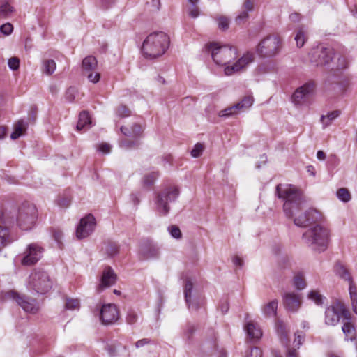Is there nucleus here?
<instances>
[{"label":"nucleus","mask_w":357,"mask_h":357,"mask_svg":"<svg viewBox=\"0 0 357 357\" xmlns=\"http://www.w3.org/2000/svg\"><path fill=\"white\" fill-rule=\"evenodd\" d=\"M206 48L211 52L214 62L218 65L226 66L224 71L227 75L240 72L254 61L253 53L248 52L235 63L229 66L228 64L237 56L236 47L231 45L219 46L217 43H212L206 45Z\"/></svg>","instance_id":"obj_1"},{"label":"nucleus","mask_w":357,"mask_h":357,"mask_svg":"<svg viewBox=\"0 0 357 357\" xmlns=\"http://www.w3.org/2000/svg\"><path fill=\"white\" fill-rule=\"evenodd\" d=\"M275 194L284 200V212L289 218H293L295 213L300 210L301 206L305 202L302 192L291 185L278 184L276 186Z\"/></svg>","instance_id":"obj_2"},{"label":"nucleus","mask_w":357,"mask_h":357,"mask_svg":"<svg viewBox=\"0 0 357 357\" xmlns=\"http://www.w3.org/2000/svg\"><path fill=\"white\" fill-rule=\"evenodd\" d=\"M169 43V38L165 33L162 31L153 32L144 40L142 52L146 58L155 59L166 52Z\"/></svg>","instance_id":"obj_3"},{"label":"nucleus","mask_w":357,"mask_h":357,"mask_svg":"<svg viewBox=\"0 0 357 357\" xmlns=\"http://www.w3.org/2000/svg\"><path fill=\"white\" fill-rule=\"evenodd\" d=\"M329 236L330 231L326 227L317 225L307 229L302 238L312 250L321 252L328 248Z\"/></svg>","instance_id":"obj_4"},{"label":"nucleus","mask_w":357,"mask_h":357,"mask_svg":"<svg viewBox=\"0 0 357 357\" xmlns=\"http://www.w3.org/2000/svg\"><path fill=\"white\" fill-rule=\"evenodd\" d=\"M53 284L54 281L47 272L35 268L28 278L27 288L36 294L44 295L52 289Z\"/></svg>","instance_id":"obj_5"},{"label":"nucleus","mask_w":357,"mask_h":357,"mask_svg":"<svg viewBox=\"0 0 357 357\" xmlns=\"http://www.w3.org/2000/svg\"><path fill=\"white\" fill-rule=\"evenodd\" d=\"M8 217L15 215V222H17L19 227L24 229H30L35 224L37 217V208L33 204L24 203L20 207L17 215L14 211L13 212H7Z\"/></svg>","instance_id":"obj_6"},{"label":"nucleus","mask_w":357,"mask_h":357,"mask_svg":"<svg viewBox=\"0 0 357 357\" xmlns=\"http://www.w3.org/2000/svg\"><path fill=\"white\" fill-rule=\"evenodd\" d=\"M179 195L176 187H168L156 195L155 205L157 211L162 215H166L169 211V203L176 201Z\"/></svg>","instance_id":"obj_7"},{"label":"nucleus","mask_w":357,"mask_h":357,"mask_svg":"<svg viewBox=\"0 0 357 357\" xmlns=\"http://www.w3.org/2000/svg\"><path fill=\"white\" fill-rule=\"evenodd\" d=\"M3 300L15 301L26 312L36 314L39 310V305L36 300L26 296H21L14 290L3 293Z\"/></svg>","instance_id":"obj_8"},{"label":"nucleus","mask_w":357,"mask_h":357,"mask_svg":"<svg viewBox=\"0 0 357 357\" xmlns=\"http://www.w3.org/2000/svg\"><path fill=\"white\" fill-rule=\"evenodd\" d=\"M14 223L15 215L8 217L7 212L2 213L0 222V252L15 241L10 231V227Z\"/></svg>","instance_id":"obj_9"},{"label":"nucleus","mask_w":357,"mask_h":357,"mask_svg":"<svg viewBox=\"0 0 357 357\" xmlns=\"http://www.w3.org/2000/svg\"><path fill=\"white\" fill-rule=\"evenodd\" d=\"M280 50V38L275 36H268L259 43L257 52L262 57H273L279 53Z\"/></svg>","instance_id":"obj_10"},{"label":"nucleus","mask_w":357,"mask_h":357,"mask_svg":"<svg viewBox=\"0 0 357 357\" xmlns=\"http://www.w3.org/2000/svg\"><path fill=\"white\" fill-rule=\"evenodd\" d=\"M334 50L331 47L319 45L310 53L311 63L317 66L328 65L333 59Z\"/></svg>","instance_id":"obj_11"},{"label":"nucleus","mask_w":357,"mask_h":357,"mask_svg":"<svg viewBox=\"0 0 357 357\" xmlns=\"http://www.w3.org/2000/svg\"><path fill=\"white\" fill-rule=\"evenodd\" d=\"M44 249L38 243H30L27 245L21 259V264L31 266L36 264L42 257Z\"/></svg>","instance_id":"obj_12"},{"label":"nucleus","mask_w":357,"mask_h":357,"mask_svg":"<svg viewBox=\"0 0 357 357\" xmlns=\"http://www.w3.org/2000/svg\"><path fill=\"white\" fill-rule=\"evenodd\" d=\"M96 219L91 214L82 218L76 229V237L77 239H84L90 236L96 227Z\"/></svg>","instance_id":"obj_13"},{"label":"nucleus","mask_w":357,"mask_h":357,"mask_svg":"<svg viewBox=\"0 0 357 357\" xmlns=\"http://www.w3.org/2000/svg\"><path fill=\"white\" fill-rule=\"evenodd\" d=\"M321 219V215L317 210L310 208L294 218V222L298 227H307L312 223L319 222Z\"/></svg>","instance_id":"obj_14"},{"label":"nucleus","mask_w":357,"mask_h":357,"mask_svg":"<svg viewBox=\"0 0 357 357\" xmlns=\"http://www.w3.org/2000/svg\"><path fill=\"white\" fill-rule=\"evenodd\" d=\"M314 89V84L313 82L305 84L294 91L291 97L292 102L296 105L303 104L312 94Z\"/></svg>","instance_id":"obj_15"},{"label":"nucleus","mask_w":357,"mask_h":357,"mask_svg":"<svg viewBox=\"0 0 357 357\" xmlns=\"http://www.w3.org/2000/svg\"><path fill=\"white\" fill-rule=\"evenodd\" d=\"M100 319L105 325L116 322L119 319V311L116 306L114 304L103 305L100 310Z\"/></svg>","instance_id":"obj_16"},{"label":"nucleus","mask_w":357,"mask_h":357,"mask_svg":"<svg viewBox=\"0 0 357 357\" xmlns=\"http://www.w3.org/2000/svg\"><path fill=\"white\" fill-rule=\"evenodd\" d=\"M282 301L286 310L296 312L301 306L302 296L294 292L285 293L282 296Z\"/></svg>","instance_id":"obj_17"},{"label":"nucleus","mask_w":357,"mask_h":357,"mask_svg":"<svg viewBox=\"0 0 357 357\" xmlns=\"http://www.w3.org/2000/svg\"><path fill=\"white\" fill-rule=\"evenodd\" d=\"M340 301L333 302L325 310L324 322L328 326H335L340 321L339 314Z\"/></svg>","instance_id":"obj_18"},{"label":"nucleus","mask_w":357,"mask_h":357,"mask_svg":"<svg viewBox=\"0 0 357 357\" xmlns=\"http://www.w3.org/2000/svg\"><path fill=\"white\" fill-rule=\"evenodd\" d=\"M116 278L117 276L114 270L110 266H106L102 271L98 290L100 291L105 288L114 285L116 281Z\"/></svg>","instance_id":"obj_19"},{"label":"nucleus","mask_w":357,"mask_h":357,"mask_svg":"<svg viewBox=\"0 0 357 357\" xmlns=\"http://www.w3.org/2000/svg\"><path fill=\"white\" fill-rule=\"evenodd\" d=\"M192 289L193 284L192 282L187 279L184 287L185 300L190 310H197L200 307L201 303L197 300H192Z\"/></svg>","instance_id":"obj_20"},{"label":"nucleus","mask_w":357,"mask_h":357,"mask_svg":"<svg viewBox=\"0 0 357 357\" xmlns=\"http://www.w3.org/2000/svg\"><path fill=\"white\" fill-rule=\"evenodd\" d=\"M139 252L146 259L157 257L159 254L158 248L148 240L141 244Z\"/></svg>","instance_id":"obj_21"},{"label":"nucleus","mask_w":357,"mask_h":357,"mask_svg":"<svg viewBox=\"0 0 357 357\" xmlns=\"http://www.w3.org/2000/svg\"><path fill=\"white\" fill-rule=\"evenodd\" d=\"M120 130L123 135L131 138H140L143 132V128L137 123H133L130 128L122 126Z\"/></svg>","instance_id":"obj_22"},{"label":"nucleus","mask_w":357,"mask_h":357,"mask_svg":"<svg viewBox=\"0 0 357 357\" xmlns=\"http://www.w3.org/2000/svg\"><path fill=\"white\" fill-rule=\"evenodd\" d=\"M244 329L248 337L252 341L259 340L262 336L261 328L256 323L252 321L248 322L245 325Z\"/></svg>","instance_id":"obj_23"},{"label":"nucleus","mask_w":357,"mask_h":357,"mask_svg":"<svg viewBox=\"0 0 357 357\" xmlns=\"http://www.w3.org/2000/svg\"><path fill=\"white\" fill-rule=\"evenodd\" d=\"M335 272L342 279L348 281L349 282V285L354 284L353 278L349 270L342 264H336V265L335 266Z\"/></svg>","instance_id":"obj_24"},{"label":"nucleus","mask_w":357,"mask_h":357,"mask_svg":"<svg viewBox=\"0 0 357 357\" xmlns=\"http://www.w3.org/2000/svg\"><path fill=\"white\" fill-rule=\"evenodd\" d=\"M98 65L96 57L93 56H88L85 57L82 61V70L84 74H86L89 72L94 70Z\"/></svg>","instance_id":"obj_25"},{"label":"nucleus","mask_w":357,"mask_h":357,"mask_svg":"<svg viewBox=\"0 0 357 357\" xmlns=\"http://www.w3.org/2000/svg\"><path fill=\"white\" fill-rule=\"evenodd\" d=\"M278 301L273 299L262 307V312L266 317H275L277 314Z\"/></svg>","instance_id":"obj_26"},{"label":"nucleus","mask_w":357,"mask_h":357,"mask_svg":"<svg viewBox=\"0 0 357 357\" xmlns=\"http://www.w3.org/2000/svg\"><path fill=\"white\" fill-rule=\"evenodd\" d=\"M91 123L89 112L83 111L80 112L76 128L77 130H82L89 128Z\"/></svg>","instance_id":"obj_27"},{"label":"nucleus","mask_w":357,"mask_h":357,"mask_svg":"<svg viewBox=\"0 0 357 357\" xmlns=\"http://www.w3.org/2000/svg\"><path fill=\"white\" fill-rule=\"evenodd\" d=\"M139 138H132L131 139L124 138L119 140V146L124 150H130L137 148L140 143Z\"/></svg>","instance_id":"obj_28"},{"label":"nucleus","mask_w":357,"mask_h":357,"mask_svg":"<svg viewBox=\"0 0 357 357\" xmlns=\"http://www.w3.org/2000/svg\"><path fill=\"white\" fill-rule=\"evenodd\" d=\"M340 115V111L337 109L329 112L326 115H321L320 121L323 124V128H325L330 126L332 121L337 119Z\"/></svg>","instance_id":"obj_29"},{"label":"nucleus","mask_w":357,"mask_h":357,"mask_svg":"<svg viewBox=\"0 0 357 357\" xmlns=\"http://www.w3.org/2000/svg\"><path fill=\"white\" fill-rule=\"evenodd\" d=\"M276 331L278 335L280 336V340L286 343L288 342V331L287 329L285 324L282 321H277Z\"/></svg>","instance_id":"obj_30"},{"label":"nucleus","mask_w":357,"mask_h":357,"mask_svg":"<svg viewBox=\"0 0 357 357\" xmlns=\"http://www.w3.org/2000/svg\"><path fill=\"white\" fill-rule=\"evenodd\" d=\"M254 102V98L251 96H245L239 102L235 104V107L236 110L244 111L248 108H250Z\"/></svg>","instance_id":"obj_31"},{"label":"nucleus","mask_w":357,"mask_h":357,"mask_svg":"<svg viewBox=\"0 0 357 357\" xmlns=\"http://www.w3.org/2000/svg\"><path fill=\"white\" fill-rule=\"evenodd\" d=\"M342 330L346 336V340L349 339L353 340L355 338V328L351 322H345L342 327Z\"/></svg>","instance_id":"obj_32"},{"label":"nucleus","mask_w":357,"mask_h":357,"mask_svg":"<svg viewBox=\"0 0 357 357\" xmlns=\"http://www.w3.org/2000/svg\"><path fill=\"white\" fill-rule=\"evenodd\" d=\"M307 298L312 301L317 305H322L324 297L317 290L310 291L307 296Z\"/></svg>","instance_id":"obj_33"},{"label":"nucleus","mask_w":357,"mask_h":357,"mask_svg":"<svg viewBox=\"0 0 357 357\" xmlns=\"http://www.w3.org/2000/svg\"><path fill=\"white\" fill-rule=\"evenodd\" d=\"M197 330L196 326L191 323L186 324L185 328L183 330V338L189 343L192 340V336Z\"/></svg>","instance_id":"obj_34"},{"label":"nucleus","mask_w":357,"mask_h":357,"mask_svg":"<svg viewBox=\"0 0 357 357\" xmlns=\"http://www.w3.org/2000/svg\"><path fill=\"white\" fill-rule=\"evenodd\" d=\"M294 40H296V45L298 47H301L304 45L306 40V31L303 28H300L295 36Z\"/></svg>","instance_id":"obj_35"},{"label":"nucleus","mask_w":357,"mask_h":357,"mask_svg":"<svg viewBox=\"0 0 357 357\" xmlns=\"http://www.w3.org/2000/svg\"><path fill=\"white\" fill-rule=\"evenodd\" d=\"M26 128L23 121H19L15 126L14 131L10 135L12 139H16L19 138L25 130Z\"/></svg>","instance_id":"obj_36"},{"label":"nucleus","mask_w":357,"mask_h":357,"mask_svg":"<svg viewBox=\"0 0 357 357\" xmlns=\"http://www.w3.org/2000/svg\"><path fill=\"white\" fill-rule=\"evenodd\" d=\"M349 294L351 301L352 310L357 314V291L354 284L349 285Z\"/></svg>","instance_id":"obj_37"},{"label":"nucleus","mask_w":357,"mask_h":357,"mask_svg":"<svg viewBox=\"0 0 357 357\" xmlns=\"http://www.w3.org/2000/svg\"><path fill=\"white\" fill-rule=\"evenodd\" d=\"M159 176L158 172H152L146 174L143 178V184L145 186H151Z\"/></svg>","instance_id":"obj_38"},{"label":"nucleus","mask_w":357,"mask_h":357,"mask_svg":"<svg viewBox=\"0 0 357 357\" xmlns=\"http://www.w3.org/2000/svg\"><path fill=\"white\" fill-rule=\"evenodd\" d=\"M293 284L294 287L298 290H302L305 288L306 283L302 273H298L294 277Z\"/></svg>","instance_id":"obj_39"},{"label":"nucleus","mask_w":357,"mask_h":357,"mask_svg":"<svg viewBox=\"0 0 357 357\" xmlns=\"http://www.w3.org/2000/svg\"><path fill=\"white\" fill-rule=\"evenodd\" d=\"M56 69V63L53 59H47L43 61V72L47 75L53 74Z\"/></svg>","instance_id":"obj_40"},{"label":"nucleus","mask_w":357,"mask_h":357,"mask_svg":"<svg viewBox=\"0 0 357 357\" xmlns=\"http://www.w3.org/2000/svg\"><path fill=\"white\" fill-rule=\"evenodd\" d=\"M337 198L344 202H347L351 199V195L347 188H342L337 191Z\"/></svg>","instance_id":"obj_41"},{"label":"nucleus","mask_w":357,"mask_h":357,"mask_svg":"<svg viewBox=\"0 0 357 357\" xmlns=\"http://www.w3.org/2000/svg\"><path fill=\"white\" fill-rule=\"evenodd\" d=\"M13 7L9 3H5L0 6V18H6L13 12Z\"/></svg>","instance_id":"obj_42"},{"label":"nucleus","mask_w":357,"mask_h":357,"mask_svg":"<svg viewBox=\"0 0 357 357\" xmlns=\"http://www.w3.org/2000/svg\"><path fill=\"white\" fill-rule=\"evenodd\" d=\"M116 114L120 118H125L130 116L131 111L126 105H121L116 108Z\"/></svg>","instance_id":"obj_43"},{"label":"nucleus","mask_w":357,"mask_h":357,"mask_svg":"<svg viewBox=\"0 0 357 357\" xmlns=\"http://www.w3.org/2000/svg\"><path fill=\"white\" fill-rule=\"evenodd\" d=\"M119 250V245L114 243H109L105 248L106 253L111 257L117 255Z\"/></svg>","instance_id":"obj_44"},{"label":"nucleus","mask_w":357,"mask_h":357,"mask_svg":"<svg viewBox=\"0 0 357 357\" xmlns=\"http://www.w3.org/2000/svg\"><path fill=\"white\" fill-rule=\"evenodd\" d=\"M79 301L78 299L68 298L66 299L65 308L66 310H74L79 308Z\"/></svg>","instance_id":"obj_45"},{"label":"nucleus","mask_w":357,"mask_h":357,"mask_svg":"<svg viewBox=\"0 0 357 357\" xmlns=\"http://www.w3.org/2000/svg\"><path fill=\"white\" fill-rule=\"evenodd\" d=\"M238 111L236 110L235 105H234L231 107H229L225 109H222L219 112L218 116L220 117H229L234 114H236Z\"/></svg>","instance_id":"obj_46"},{"label":"nucleus","mask_w":357,"mask_h":357,"mask_svg":"<svg viewBox=\"0 0 357 357\" xmlns=\"http://www.w3.org/2000/svg\"><path fill=\"white\" fill-rule=\"evenodd\" d=\"M126 319L127 324L132 325L137 321L138 315L134 310L130 309L127 312Z\"/></svg>","instance_id":"obj_47"},{"label":"nucleus","mask_w":357,"mask_h":357,"mask_svg":"<svg viewBox=\"0 0 357 357\" xmlns=\"http://www.w3.org/2000/svg\"><path fill=\"white\" fill-rule=\"evenodd\" d=\"M204 146L200 143H197L192 148L190 154L193 158H199L204 151Z\"/></svg>","instance_id":"obj_48"},{"label":"nucleus","mask_w":357,"mask_h":357,"mask_svg":"<svg viewBox=\"0 0 357 357\" xmlns=\"http://www.w3.org/2000/svg\"><path fill=\"white\" fill-rule=\"evenodd\" d=\"M249 15L248 12L242 10L235 19V22L237 24H244L248 19Z\"/></svg>","instance_id":"obj_49"},{"label":"nucleus","mask_w":357,"mask_h":357,"mask_svg":"<svg viewBox=\"0 0 357 357\" xmlns=\"http://www.w3.org/2000/svg\"><path fill=\"white\" fill-rule=\"evenodd\" d=\"M168 230L173 238H180L181 237V231L178 227L176 225H172L169 227Z\"/></svg>","instance_id":"obj_50"},{"label":"nucleus","mask_w":357,"mask_h":357,"mask_svg":"<svg viewBox=\"0 0 357 357\" xmlns=\"http://www.w3.org/2000/svg\"><path fill=\"white\" fill-rule=\"evenodd\" d=\"M339 314L340 317L342 315L345 319L347 320V321H349L351 317L349 311L347 310L344 305L340 301V306H339Z\"/></svg>","instance_id":"obj_51"},{"label":"nucleus","mask_w":357,"mask_h":357,"mask_svg":"<svg viewBox=\"0 0 357 357\" xmlns=\"http://www.w3.org/2000/svg\"><path fill=\"white\" fill-rule=\"evenodd\" d=\"M84 75L87 76L88 79L93 83H97L100 78V73L94 72L93 70L89 72L88 73Z\"/></svg>","instance_id":"obj_52"},{"label":"nucleus","mask_w":357,"mask_h":357,"mask_svg":"<svg viewBox=\"0 0 357 357\" xmlns=\"http://www.w3.org/2000/svg\"><path fill=\"white\" fill-rule=\"evenodd\" d=\"M245 357H262V351L259 347H252Z\"/></svg>","instance_id":"obj_53"},{"label":"nucleus","mask_w":357,"mask_h":357,"mask_svg":"<svg viewBox=\"0 0 357 357\" xmlns=\"http://www.w3.org/2000/svg\"><path fill=\"white\" fill-rule=\"evenodd\" d=\"M8 65L11 70H16L20 66V59L17 57H12L9 59Z\"/></svg>","instance_id":"obj_54"},{"label":"nucleus","mask_w":357,"mask_h":357,"mask_svg":"<svg viewBox=\"0 0 357 357\" xmlns=\"http://www.w3.org/2000/svg\"><path fill=\"white\" fill-rule=\"evenodd\" d=\"M218 27L222 31L229 28V19L226 17H220L218 18Z\"/></svg>","instance_id":"obj_55"},{"label":"nucleus","mask_w":357,"mask_h":357,"mask_svg":"<svg viewBox=\"0 0 357 357\" xmlns=\"http://www.w3.org/2000/svg\"><path fill=\"white\" fill-rule=\"evenodd\" d=\"M13 27L10 23H6L0 26V31L4 35L8 36L13 31Z\"/></svg>","instance_id":"obj_56"},{"label":"nucleus","mask_w":357,"mask_h":357,"mask_svg":"<svg viewBox=\"0 0 357 357\" xmlns=\"http://www.w3.org/2000/svg\"><path fill=\"white\" fill-rule=\"evenodd\" d=\"M75 89L73 87H70L67 89L66 93V98L69 102H73L75 99Z\"/></svg>","instance_id":"obj_57"},{"label":"nucleus","mask_w":357,"mask_h":357,"mask_svg":"<svg viewBox=\"0 0 357 357\" xmlns=\"http://www.w3.org/2000/svg\"><path fill=\"white\" fill-rule=\"evenodd\" d=\"M254 10V3L252 0H245L243 5V10L252 12Z\"/></svg>","instance_id":"obj_58"},{"label":"nucleus","mask_w":357,"mask_h":357,"mask_svg":"<svg viewBox=\"0 0 357 357\" xmlns=\"http://www.w3.org/2000/svg\"><path fill=\"white\" fill-rule=\"evenodd\" d=\"M52 236L54 238V240L58 243V244L60 245H61L62 242V237H63V233L59 229H54Z\"/></svg>","instance_id":"obj_59"},{"label":"nucleus","mask_w":357,"mask_h":357,"mask_svg":"<svg viewBox=\"0 0 357 357\" xmlns=\"http://www.w3.org/2000/svg\"><path fill=\"white\" fill-rule=\"evenodd\" d=\"M151 342V340L149 338H143L137 341L135 344L136 348H140L145 345H147Z\"/></svg>","instance_id":"obj_60"},{"label":"nucleus","mask_w":357,"mask_h":357,"mask_svg":"<svg viewBox=\"0 0 357 357\" xmlns=\"http://www.w3.org/2000/svg\"><path fill=\"white\" fill-rule=\"evenodd\" d=\"M189 15L193 17V18H196L199 16V8L197 6V5L195 6H192V8H190V13H189Z\"/></svg>","instance_id":"obj_61"},{"label":"nucleus","mask_w":357,"mask_h":357,"mask_svg":"<svg viewBox=\"0 0 357 357\" xmlns=\"http://www.w3.org/2000/svg\"><path fill=\"white\" fill-rule=\"evenodd\" d=\"M116 0H102V6L105 8H109L115 3Z\"/></svg>","instance_id":"obj_62"},{"label":"nucleus","mask_w":357,"mask_h":357,"mask_svg":"<svg viewBox=\"0 0 357 357\" xmlns=\"http://www.w3.org/2000/svg\"><path fill=\"white\" fill-rule=\"evenodd\" d=\"M98 149L104 153H108L110 151V146L107 144H102L99 146Z\"/></svg>","instance_id":"obj_63"},{"label":"nucleus","mask_w":357,"mask_h":357,"mask_svg":"<svg viewBox=\"0 0 357 357\" xmlns=\"http://www.w3.org/2000/svg\"><path fill=\"white\" fill-rule=\"evenodd\" d=\"M338 63H338L337 68L339 69H344L347 67V62L345 60V59L343 57L338 59Z\"/></svg>","instance_id":"obj_64"}]
</instances>
